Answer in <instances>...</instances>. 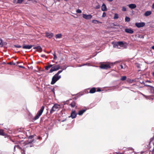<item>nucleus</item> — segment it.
<instances>
[{
  "mask_svg": "<svg viewBox=\"0 0 154 154\" xmlns=\"http://www.w3.org/2000/svg\"><path fill=\"white\" fill-rule=\"evenodd\" d=\"M53 67L51 68V69L49 71V73H51L54 71H57L59 70L60 69H61L60 66L59 65H53Z\"/></svg>",
  "mask_w": 154,
  "mask_h": 154,
  "instance_id": "4",
  "label": "nucleus"
},
{
  "mask_svg": "<svg viewBox=\"0 0 154 154\" xmlns=\"http://www.w3.org/2000/svg\"><path fill=\"white\" fill-rule=\"evenodd\" d=\"M77 115V114L75 113V111H72L71 113L70 116L69 117H71L72 119H74L76 117Z\"/></svg>",
  "mask_w": 154,
  "mask_h": 154,
  "instance_id": "9",
  "label": "nucleus"
},
{
  "mask_svg": "<svg viewBox=\"0 0 154 154\" xmlns=\"http://www.w3.org/2000/svg\"><path fill=\"white\" fill-rule=\"evenodd\" d=\"M65 1H67L68 0H64Z\"/></svg>",
  "mask_w": 154,
  "mask_h": 154,
  "instance_id": "54",
  "label": "nucleus"
},
{
  "mask_svg": "<svg viewBox=\"0 0 154 154\" xmlns=\"http://www.w3.org/2000/svg\"><path fill=\"white\" fill-rule=\"evenodd\" d=\"M75 103L74 101L72 102L70 104V105L72 107H74L75 106Z\"/></svg>",
  "mask_w": 154,
  "mask_h": 154,
  "instance_id": "19",
  "label": "nucleus"
},
{
  "mask_svg": "<svg viewBox=\"0 0 154 154\" xmlns=\"http://www.w3.org/2000/svg\"><path fill=\"white\" fill-rule=\"evenodd\" d=\"M45 34L46 36L49 38H51L53 36V34L52 33L46 32Z\"/></svg>",
  "mask_w": 154,
  "mask_h": 154,
  "instance_id": "11",
  "label": "nucleus"
},
{
  "mask_svg": "<svg viewBox=\"0 0 154 154\" xmlns=\"http://www.w3.org/2000/svg\"><path fill=\"white\" fill-rule=\"evenodd\" d=\"M34 49H36L37 51L39 52H41L42 51V49L41 47L40 46H38L37 47L34 48Z\"/></svg>",
  "mask_w": 154,
  "mask_h": 154,
  "instance_id": "15",
  "label": "nucleus"
},
{
  "mask_svg": "<svg viewBox=\"0 0 154 154\" xmlns=\"http://www.w3.org/2000/svg\"><path fill=\"white\" fill-rule=\"evenodd\" d=\"M126 79V76H123L121 77V80L122 81H124Z\"/></svg>",
  "mask_w": 154,
  "mask_h": 154,
  "instance_id": "25",
  "label": "nucleus"
},
{
  "mask_svg": "<svg viewBox=\"0 0 154 154\" xmlns=\"http://www.w3.org/2000/svg\"><path fill=\"white\" fill-rule=\"evenodd\" d=\"M108 1H109V2H112V1L113 0H107Z\"/></svg>",
  "mask_w": 154,
  "mask_h": 154,
  "instance_id": "50",
  "label": "nucleus"
},
{
  "mask_svg": "<svg viewBox=\"0 0 154 154\" xmlns=\"http://www.w3.org/2000/svg\"><path fill=\"white\" fill-rule=\"evenodd\" d=\"M49 68H48V67L47 66H46L45 67V69L46 70H48V69H49Z\"/></svg>",
  "mask_w": 154,
  "mask_h": 154,
  "instance_id": "41",
  "label": "nucleus"
},
{
  "mask_svg": "<svg viewBox=\"0 0 154 154\" xmlns=\"http://www.w3.org/2000/svg\"><path fill=\"white\" fill-rule=\"evenodd\" d=\"M96 91V88H93L90 90L89 93H94Z\"/></svg>",
  "mask_w": 154,
  "mask_h": 154,
  "instance_id": "17",
  "label": "nucleus"
},
{
  "mask_svg": "<svg viewBox=\"0 0 154 154\" xmlns=\"http://www.w3.org/2000/svg\"><path fill=\"white\" fill-rule=\"evenodd\" d=\"M106 16V14L105 12H104L103 13L102 17H105Z\"/></svg>",
  "mask_w": 154,
  "mask_h": 154,
  "instance_id": "36",
  "label": "nucleus"
},
{
  "mask_svg": "<svg viewBox=\"0 0 154 154\" xmlns=\"http://www.w3.org/2000/svg\"><path fill=\"white\" fill-rule=\"evenodd\" d=\"M76 12L77 13H82V11L80 9H79L77 10L76 11Z\"/></svg>",
  "mask_w": 154,
  "mask_h": 154,
  "instance_id": "32",
  "label": "nucleus"
},
{
  "mask_svg": "<svg viewBox=\"0 0 154 154\" xmlns=\"http://www.w3.org/2000/svg\"><path fill=\"white\" fill-rule=\"evenodd\" d=\"M127 6L131 9H134L137 6L136 5L134 4H131L128 5Z\"/></svg>",
  "mask_w": 154,
  "mask_h": 154,
  "instance_id": "10",
  "label": "nucleus"
},
{
  "mask_svg": "<svg viewBox=\"0 0 154 154\" xmlns=\"http://www.w3.org/2000/svg\"><path fill=\"white\" fill-rule=\"evenodd\" d=\"M146 86H148V87H150V88H151L153 90H154V87L152 86H150V85H146Z\"/></svg>",
  "mask_w": 154,
  "mask_h": 154,
  "instance_id": "40",
  "label": "nucleus"
},
{
  "mask_svg": "<svg viewBox=\"0 0 154 154\" xmlns=\"http://www.w3.org/2000/svg\"><path fill=\"white\" fill-rule=\"evenodd\" d=\"M2 40L0 38V46H2Z\"/></svg>",
  "mask_w": 154,
  "mask_h": 154,
  "instance_id": "31",
  "label": "nucleus"
},
{
  "mask_svg": "<svg viewBox=\"0 0 154 154\" xmlns=\"http://www.w3.org/2000/svg\"><path fill=\"white\" fill-rule=\"evenodd\" d=\"M146 82L150 83V81H149V80H147V81H146Z\"/></svg>",
  "mask_w": 154,
  "mask_h": 154,
  "instance_id": "45",
  "label": "nucleus"
},
{
  "mask_svg": "<svg viewBox=\"0 0 154 154\" xmlns=\"http://www.w3.org/2000/svg\"><path fill=\"white\" fill-rule=\"evenodd\" d=\"M116 62H117V61H116V62H115V63H116Z\"/></svg>",
  "mask_w": 154,
  "mask_h": 154,
  "instance_id": "56",
  "label": "nucleus"
},
{
  "mask_svg": "<svg viewBox=\"0 0 154 154\" xmlns=\"http://www.w3.org/2000/svg\"><path fill=\"white\" fill-rule=\"evenodd\" d=\"M4 131L0 129V135H4Z\"/></svg>",
  "mask_w": 154,
  "mask_h": 154,
  "instance_id": "24",
  "label": "nucleus"
},
{
  "mask_svg": "<svg viewBox=\"0 0 154 154\" xmlns=\"http://www.w3.org/2000/svg\"><path fill=\"white\" fill-rule=\"evenodd\" d=\"M119 18V15L116 13L115 14L114 16V19H118Z\"/></svg>",
  "mask_w": 154,
  "mask_h": 154,
  "instance_id": "20",
  "label": "nucleus"
},
{
  "mask_svg": "<svg viewBox=\"0 0 154 154\" xmlns=\"http://www.w3.org/2000/svg\"><path fill=\"white\" fill-rule=\"evenodd\" d=\"M86 111L85 109H83L82 110H81L80 111L79 113L78 114L79 115H82L85 111Z\"/></svg>",
  "mask_w": 154,
  "mask_h": 154,
  "instance_id": "18",
  "label": "nucleus"
},
{
  "mask_svg": "<svg viewBox=\"0 0 154 154\" xmlns=\"http://www.w3.org/2000/svg\"><path fill=\"white\" fill-rule=\"evenodd\" d=\"M57 0L59 1H60V0Z\"/></svg>",
  "mask_w": 154,
  "mask_h": 154,
  "instance_id": "57",
  "label": "nucleus"
},
{
  "mask_svg": "<svg viewBox=\"0 0 154 154\" xmlns=\"http://www.w3.org/2000/svg\"><path fill=\"white\" fill-rule=\"evenodd\" d=\"M85 65V64H84V65H83L82 66H84V65Z\"/></svg>",
  "mask_w": 154,
  "mask_h": 154,
  "instance_id": "55",
  "label": "nucleus"
},
{
  "mask_svg": "<svg viewBox=\"0 0 154 154\" xmlns=\"http://www.w3.org/2000/svg\"><path fill=\"white\" fill-rule=\"evenodd\" d=\"M60 68H62L61 69H62V70H63L66 69V67L65 66H63V67H60Z\"/></svg>",
  "mask_w": 154,
  "mask_h": 154,
  "instance_id": "37",
  "label": "nucleus"
},
{
  "mask_svg": "<svg viewBox=\"0 0 154 154\" xmlns=\"http://www.w3.org/2000/svg\"><path fill=\"white\" fill-rule=\"evenodd\" d=\"M62 37V35L61 34H57L56 35V38H60Z\"/></svg>",
  "mask_w": 154,
  "mask_h": 154,
  "instance_id": "21",
  "label": "nucleus"
},
{
  "mask_svg": "<svg viewBox=\"0 0 154 154\" xmlns=\"http://www.w3.org/2000/svg\"><path fill=\"white\" fill-rule=\"evenodd\" d=\"M152 49L154 50V45L152 47Z\"/></svg>",
  "mask_w": 154,
  "mask_h": 154,
  "instance_id": "48",
  "label": "nucleus"
},
{
  "mask_svg": "<svg viewBox=\"0 0 154 154\" xmlns=\"http://www.w3.org/2000/svg\"><path fill=\"white\" fill-rule=\"evenodd\" d=\"M133 150V149L132 148H131V150Z\"/></svg>",
  "mask_w": 154,
  "mask_h": 154,
  "instance_id": "53",
  "label": "nucleus"
},
{
  "mask_svg": "<svg viewBox=\"0 0 154 154\" xmlns=\"http://www.w3.org/2000/svg\"><path fill=\"white\" fill-rule=\"evenodd\" d=\"M16 147H17L18 149H21V148H20V146H18V145H16V146H15L14 147V150H15Z\"/></svg>",
  "mask_w": 154,
  "mask_h": 154,
  "instance_id": "27",
  "label": "nucleus"
},
{
  "mask_svg": "<svg viewBox=\"0 0 154 154\" xmlns=\"http://www.w3.org/2000/svg\"><path fill=\"white\" fill-rule=\"evenodd\" d=\"M33 136H30V137H29V138H33Z\"/></svg>",
  "mask_w": 154,
  "mask_h": 154,
  "instance_id": "46",
  "label": "nucleus"
},
{
  "mask_svg": "<svg viewBox=\"0 0 154 154\" xmlns=\"http://www.w3.org/2000/svg\"><path fill=\"white\" fill-rule=\"evenodd\" d=\"M154 139V137H152L150 139V142H149V144L150 143V142L152 141Z\"/></svg>",
  "mask_w": 154,
  "mask_h": 154,
  "instance_id": "38",
  "label": "nucleus"
},
{
  "mask_svg": "<svg viewBox=\"0 0 154 154\" xmlns=\"http://www.w3.org/2000/svg\"><path fill=\"white\" fill-rule=\"evenodd\" d=\"M153 75L154 76V72H153L152 73Z\"/></svg>",
  "mask_w": 154,
  "mask_h": 154,
  "instance_id": "52",
  "label": "nucleus"
},
{
  "mask_svg": "<svg viewBox=\"0 0 154 154\" xmlns=\"http://www.w3.org/2000/svg\"><path fill=\"white\" fill-rule=\"evenodd\" d=\"M135 25L137 27L140 28L144 26L145 25V23L144 22L137 23Z\"/></svg>",
  "mask_w": 154,
  "mask_h": 154,
  "instance_id": "6",
  "label": "nucleus"
},
{
  "mask_svg": "<svg viewBox=\"0 0 154 154\" xmlns=\"http://www.w3.org/2000/svg\"><path fill=\"white\" fill-rule=\"evenodd\" d=\"M45 108L44 106H42L41 108V109L38 112L36 115L34 117V120H36L38 119L40 116L42 115Z\"/></svg>",
  "mask_w": 154,
  "mask_h": 154,
  "instance_id": "2",
  "label": "nucleus"
},
{
  "mask_svg": "<svg viewBox=\"0 0 154 154\" xmlns=\"http://www.w3.org/2000/svg\"><path fill=\"white\" fill-rule=\"evenodd\" d=\"M101 10L103 11H107V8L106 5L104 3H103L101 7Z\"/></svg>",
  "mask_w": 154,
  "mask_h": 154,
  "instance_id": "12",
  "label": "nucleus"
},
{
  "mask_svg": "<svg viewBox=\"0 0 154 154\" xmlns=\"http://www.w3.org/2000/svg\"><path fill=\"white\" fill-rule=\"evenodd\" d=\"M23 1V0H17V3L18 4H21Z\"/></svg>",
  "mask_w": 154,
  "mask_h": 154,
  "instance_id": "26",
  "label": "nucleus"
},
{
  "mask_svg": "<svg viewBox=\"0 0 154 154\" xmlns=\"http://www.w3.org/2000/svg\"><path fill=\"white\" fill-rule=\"evenodd\" d=\"M92 22L94 23H99V22L96 20H94L92 21Z\"/></svg>",
  "mask_w": 154,
  "mask_h": 154,
  "instance_id": "23",
  "label": "nucleus"
},
{
  "mask_svg": "<svg viewBox=\"0 0 154 154\" xmlns=\"http://www.w3.org/2000/svg\"><path fill=\"white\" fill-rule=\"evenodd\" d=\"M125 21L127 22H129L130 21V18L129 17H125Z\"/></svg>",
  "mask_w": 154,
  "mask_h": 154,
  "instance_id": "22",
  "label": "nucleus"
},
{
  "mask_svg": "<svg viewBox=\"0 0 154 154\" xmlns=\"http://www.w3.org/2000/svg\"><path fill=\"white\" fill-rule=\"evenodd\" d=\"M60 107V105L57 104H54V106L52 107L50 111L51 113H52L54 112V111H57L58 109Z\"/></svg>",
  "mask_w": 154,
  "mask_h": 154,
  "instance_id": "5",
  "label": "nucleus"
},
{
  "mask_svg": "<svg viewBox=\"0 0 154 154\" xmlns=\"http://www.w3.org/2000/svg\"><path fill=\"white\" fill-rule=\"evenodd\" d=\"M100 5H97L95 7V8L97 9H99L100 8Z\"/></svg>",
  "mask_w": 154,
  "mask_h": 154,
  "instance_id": "34",
  "label": "nucleus"
},
{
  "mask_svg": "<svg viewBox=\"0 0 154 154\" xmlns=\"http://www.w3.org/2000/svg\"><path fill=\"white\" fill-rule=\"evenodd\" d=\"M151 13L152 12L151 11H147L145 12L144 15L145 16H147L150 15Z\"/></svg>",
  "mask_w": 154,
  "mask_h": 154,
  "instance_id": "16",
  "label": "nucleus"
},
{
  "mask_svg": "<svg viewBox=\"0 0 154 154\" xmlns=\"http://www.w3.org/2000/svg\"><path fill=\"white\" fill-rule=\"evenodd\" d=\"M41 56L42 57H45V55L43 54V55H41Z\"/></svg>",
  "mask_w": 154,
  "mask_h": 154,
  "instance_id": "44",
  "label": "nucleus"
},
{
  "mask_svg": "<svg viewBox=\"0 0 154 154\" xmlns=\"http://www.w3.org/2000/svg\"><path fill=\"white\" fill-rule=\"evenodd\" d=\"M125 31L127 33L130 34H132L134 32V31L132 29L129 28L125 29Z\"/></svg>",
  "mask_w": 154,
  "mask_h": 154,
  "instance_id": "13",
  "label": "nucleus"
},
{
  "mask_svg": "<svg viewBox=\"0 0 154 154\" xmlns=\"http://www.w3.org/2000/svg\"><path fill=\"white\" fill-rule=\"evenodd\" d=\"M53 65H53L50 64V65H48L47 66H48V68H50L51 67L52 68V67H53Z\"/></svg>",
  "mask_w": 154,
  "mask_h": 154,
  "instance_id": "39",
  "label": "nucleus"
},
{
  "mask_svg": "<svg viewBox=\"0 0 154 154\" xmlns=\"http://www.w3.org/2000/svg\"><path fill=\"white\" fill-rule=\"evenodd\" d=\"M14 46L17 48H20L21 47V46L20 45H14Z\"/></svg>",
  "mask_w": 154,
  "mask_h": 154,
  "instance_id": "28",
  "label": "nucleus"
},
{
  "mask_svg": "<svg viewBox=\"0 0 154 154\" xmlns=\"http://www.w3.org/2000/svg\"><path fill=\"white\" fill-rule=\"evenodd\" d=\"M9 64H12V63H11V62H10V63H9Z\"/></svg>",
  "mask_w": 154,
  "mask_h": 154,
  "instance_id": "51",
  "label": "nucleus"
},
{
  "mask_svg": "<svg viewBox=\"0 0 154 154\" xmlns=\"http://www.w3.org/2000/svg\"><path fill=\"white\" fill-rule=\"evenodd\" d=\"M123 45V43L122 42H119L114 45V47H117L118 48V46H122Z\"/></svg>",
  "mask_w": 154,
  "mask_h": 154,
  "instance_id": "8",
  "label": "nucleus"
},
{
  "mask_svg": "<svg viewBox=\"0 0 154 154\" xmlns=\"http://www.w3.org/2000/svg\"><path fill=\"white\" fill-rule=\"evenodd\" d=\"M113 65V63L107 62L106 63H101L100 67V68L103 69H107L111 68V66Z\"/></svg>",
  "mask_w": 154,
  "mask_h": 154,
  "instance_id": "1",
  "label": "nucleus"
},
{
  "mask_svg": "<svg viewBox=\"0 0 154 154\" xmlns=\"http://www.w3.org/2000/svg\"><path fill=\"white\" fill-rule=\"evenodd\" d=\"M142 95H143V96H144L146 98V99L147 98V96H145V95H143V94H142Z\"/></svg>",
  "mask_w": 154,
  "mask_h": 154,
  "instance_id": "49",
  "label": "nucleus"
},
{
  "mask_svg": "<svg viewBox=\"0 0 154 154\" xmlns=\"http://www.w3.org/2000/svg\"><path fill=\"white\" fill-rule=\"evenodd\" d=\"M126 8L125 7H122V10L123 11H126Z\"/></svg>",
  "mask_w": 154,
  "mask_h": 154,
  "instance_id": "30",
  "label": "nucleus"
},
{
  "mask_svg": "<svg viewBox=\"0 0 154 154\" xmlns=\"http://www.w3.org/2000/svg\"><path fill=\"white\" fill-rule=\"evenodd\" d=\"M101 91V90L100 88H98L97 90V91L99 92Z\"/></svg>",
  "mask_w": 154,
  "mask_h": 154,
  "instance_id": "43",
  "label": "nucleus"
},
{
  "mask_svg": "<svg viewBox=\"0 0 154 154\" xmlns=\"http://www.w3.org/2000/svg\"><path fill=\"white\" fill-rule=\"evenodd\" d=\"M61 77L60 75H57L55 74L52 77L51 82V85H53Z\"/></svg>",
  "mask_w": 154,
  "mask_h": 154,
  "instance_id": "3",
  "label": "nucleus"
},
{
  "mask_svg": "<svg viewBox=\"0 0 154 154\" xmlns=\"http://www.w3.org/2000/svg\"><path fill=\"white\" fill-rule=\"evenodd\" d=\"M152 8H154V3L152 5Z\"/></svg>",
  "mask_w": 154,
  "mask_h": 154,
  "instance_id": "47",
  "label": "nucleus"
},
{
  "mask_svg": "<svg viewBox=\"0 0 154 154\" xmlns=\"http://www.w3.org/2000/svg\"><path fill=\"white\" fill-rule=\"evenodd\" d=\"M32 47V45H24L22 47L23 49H30Z\"/></svg>",
  "mask_w": 154,
  "mask_h": 154,
  "instance_id": "14",
  "label": "nucleus"
},
{
  "mask_svg": "<svg viewBox=\"0 0 154 154\" xmlns=\"http://www.w3.org/2000/svg\"><path fill=\"white\" fill-rule=\"evenodd\" d=\"M19 67L20 68H25L24 66H19Z\"/></svg>",
  "mask_w": 154,
  "mask_h": 154,
  "instance_id": "42",
  "label": "nucleus"
},
{
  "mask_svg": "<svg viewBox=\"0 0 154 154\" xmlns=\"http://www.w3.org/2000/svg\"><path fill=\"white\" fill-rule=\"evenodd\" d=\"M92 16L91 14H83V17L84 18L87 20H89L92 18Z\"/></svg>",
  "mask_w": 154,
  "mask_h": 154,
  "instance_id": "7",
  "label": "nucleus"
},
{
  "mask_svg": "<svg viewBox=\"0 0 154 154\" xmlns=\"http://www.w3.org/2000/svg\"><path fill=\"white\" fill-rule=\"evenodd\" d=\"M53 56H54V60H56L57 59V57L55 53L53 54Z\"/></svg>",
  "mask_w": 154,
  "mask_h": 154,
  "instance_id": "35",
  "label": "nucleus"
},
{
  "mask_svg": "<svg viewBox=\"0 0 154 154\" xmlns=\"http://www.w3.org/2000/svg\"><path fill=\"white\" fill-rule=\"evenodd\" d=\"M63 71V70H60L59 71L57 72V73H56V74H55L56 75H59V74H60V73H61Z\"/></svg>",
  "mask_w": 154,
  "mask_h": 154,
  "instance_id": "33",
  "label": "nucleus"
},
{
  "mask_svg": "<svg viewBox=\"0 0 154 154\" xmlns=\"http://www.w3.org/2000/svg\"><path fill=\"white\" fill-rule=\"evenodd\" d=\"M119 68H120L121 69H124L125 68V66H123L122 65H121L119 66Z\"/></svg>",
  "mask_w": 154,
  "mask_h": 154,
  "instance_id": "29",
  "label": "nucleus"
}]
</instances>
